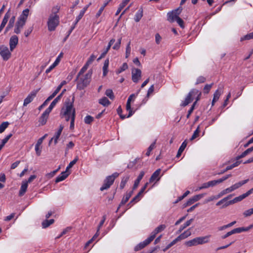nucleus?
Returning a JSON list of instances; mask_svg holds the SVG:
<instances>
[{"instance_id":"obj_1","label":"nucleus","mask_w":253,"mask_h":253,"mask_svg":"<svg viewBox=\"0 0 253 253\" xmlns=\"http://www.w3.org/2000/svg\"><path fill=\"white\" fill-rule=\"evenodd\" d=\"M73 101H71L70 99H67L62 108H61L60 116L61 118L65 119L66 121L68 122L73 116L75 118L76 111L73 107Z\"/></svg>"},{"instance_id":"obj_2","label":"nucleus","mask_w":253,"mask_h":253,"mask_svg":"<svg viewBox=\"0 0 253 253\" xmlns=\"http://www.w3.org/2000/svg\"><path fill=\"white\" fill-rule=\"evenodd\" d=\"M201 92H200L199 90L197 89H192L188 93L187 97H186L185 100L183 101L181 105L182 106H186L190 103H191L194 99V98H196V101L194 102L192 106H194V109L195 108V106L196 104L198 101L200 99V97L201 96Z\"/></svg>"},{"instance_id":"obj_3","label":"nucleus","mask_w":253,"mask_h":253,"mask_svg":"<svg viewBox=\"0 0 253 253\" xmlns=\"http://www.w3.org/2000/svg\"><path fill=\"white\" fill-rule=\"evenodd\" d=\"M92 73V71L89 70L84 76L78 78L77 77V87L78 89H84L89 84Z\"/></svg>"},{"instance_id":"obj_4","label":"nucleus","mask_w":253,"mask_h":253,"mask_svg":"<svg viewBox=\"0 0 253 253\" xmlns=\"http://www.w3.org/2000/svg\"><path fill=\"white\" fill-rule=\"evenodd\" d=\"M59 23V17L58 15H49L47 21L48 30L50 31H54Z\"/></svg>"},{"instance_id":"obj_5","label":"nucleus","mask_w":253,"mask_h":253,"mask_svg":"<svg viewBox=\"0 0 253 253\" xmlns=\"http://www.w3.org/2000/svg\"><path fill=\"white\" fill-rule=\"evenodd\" d=\"M119 175V174L118 173L115 172L112 175L107 176L104 180V183L102 186L100 187V190L102 191L108 189L113 184L115 178Z\"/></svg>"},{"instance_id":"obj_6","label":"nucleus","mask_w":253,"mask_h":253,"mask_svg":"<svg viewBox=\"0 0 253 253\" xmlns=\"http://www.w3.org/2000/svg\"><path fill=\"white\" fill-rule=\"evenodd\" d=\"M0 55L3 60L7 61L10 58L11 53L7 46L1 45L0 46Z\"/></svg>"},{"instance_id":"obj_7","label":"nucleus","mask_w":253,"mask_h":253,"mask_svg":"<svg viewBox=\"0 0 253 253\" xmlns=\"http://www.w3.org/2000/svg\"><path fill=\"white\" fill-rule=\"evenodd\" d=\"M132 80L134 83H137L141 77V71L137 68H133L131 71Z\"/></svg>"},{"instance_id":"obj_8","label":"nucleus","mask_w":253,"mask_h":253,"mask_svg":"<svg viewBox=\"0 0 253 253\" xmlns=\"http://www.w3.org/2000/svg\"><path fill=\"white\" fill-rule=\"evenodd\" d=\"M205 194H199V195H195L193 197L190 198L187 201V202L185 203L184 204V205H183L184 207H187V206L191 205L192 204H193L195 202L199 201L201 198H202L205 196Z\"/></svg>"},{"instance_id":"obj_9","label":"nucleus","mask_w":253,"mask_h":253,"mask_svg":"<svg viewBox=\"0 0 253 253\" xmlns=\"http://www.w3.org/2000/svg\"><path fill=\"white\" fill-rule=\"evenodd\" d=\"M153 240L150 238V237H148L147 239H146L145 240H144L143 242L140 243L139 244H138L134 248L135 251H138L144 247H145L147 245L149 244Z\"/></svg>"},{"instance_id":"obj_10","label":"nucleus","mask_w":253,"mask_h":253,"mask_svg":"<svg viewBox=\"0 0 253 253\" xmlns=\"http://www.w3.org/2000/svg\"><path fill=\"white\" fill-rule=\"evenodd\" d=\"M50 112V111L46 109L42 114V116L39 119V122L42 126H43L46 124L47 119L48 117V115Z\"/></svg>"},{"instance_id":"obj_11","label":"nucleus","mask_w":253,"mask_h":253,"mask_svg":"<svg viewBox=\"0 0 253 253\" xmlns=\"http://www.w3.org/2000/svg\"><path fill=\"white\" fill-rule=\"evenodd\" d=\"M38 91H34L31 92L28 96L24 99L23 106H26L28 104L31 103L36 96Z\"/></svg>"},{"instance_id":"obj_12","label":"nucleus","mask_w":253,"mask_h":253,"mask_svg":"<svg viewBox=\"0 0 253 253\" xmlns=\"http://www.w3.org/2000/svg\"><path fill=\"white\" fill-rule=\"evenodd\" d=\"M18 42V37L16 35L12 36L9 40V46L11 51L15 48Z\"/></svg>"},{"instance_id":"obj_13","label":"nucleus","mask_w":253,"mask_h":253,"mask_svg":"<svg viewBox=\"0 0 253 253\" xmlns=\"http://www.w3.org/2000/svg\"><path fill=\"white\" fill-rule=\"evenodd\" d=\"M166 226L164 224H161L158 226L157 228H155V229L151 233V235L150 236V238L153 240L154 238L156 237V235L163 231L165 228Z\"/></svg>"},{"instance_id":"obj_14","label":"nucleus","mask_w":253,"mask_h":253,"mask_svg":"<svg viewBox=\"0 0 253 253\" xmlns=\"http://www.w3.org/2000/svg\"><path fill=\"white\" fill-rule=\"evenodd\" d=\"M247 195L246 193H244L238 197H237L235 198L232 200H231L230 201H228V202H226L224 205L225 207H227L228 206L234 204L236 202H239L245 199V198L247 197Z\"/></svg>"},{"instance_id":"obj_15","label":"nucleus","mask_w":253,"mask_h":253,"mask_svg":"<svg viewBox=\"0 0 253 253\" xmlns=\"http://www.w3.org/2000/svg\"><path fill=\"white\" fill-rule=\"evenodd\" d=\"M63 126H62V125H60V126H59V129L58 130V131L55 133V135L54 137H53L49 141V145H50L52 141L53 140H54V144H56L57 142H58V139L59 138V137H60L61 134V132L63 130Z\"/></svg>"},{"instance_id":"obj_16","label":"nucleus","mask_w":253,"mask_h":253,"mask_svg":"<svg viewBox=\"0 0 253 253\" xmlns=\"http://www.w3.org/2000/svg\"><path fill=\"white\" fill-rule=\"evenodd\" d=\"M223 92V89L222 87H219L214 92L213 94V97L212 101V106H213L215 103L219 99L220 96Z\"/></svg>"},{"instance_id":"obj_17","label":"nucleus","mask_w":253,"mask_h":253,"mask_svg":"<svg viewBox=\"0 0 253 253\" xmlns=\"http://www.w3.org/2000/svg\"><path fill=\"white\" fill-rule=\"evenodd\" d=\"M161 169H157L151 175L150 179V182H153L154 181H158L160 179V173H161Z\"/></svg>"},{"instance_id":"obj_18","label":"nucleus","mask_w":253,"mask_h":253,"mask_svg":"<svg viewBox=\"0 0 253 253\" xmlns=\"http://www.w3.org/2000/svg\"><path fill=\"white\" fill-rule=\"evenodd\" d=\"M133 192V190H132V191H131L129 192L126 193V195L124 196V197L122 199V201L119 205V207H118V210L120 208V207L121 206L125 205L128 201L129 199L130 198V197L132 195Z\"/></svg>"},{"instance_id":"obj_19","label":"nucleus","mask_w":253,"mask_h":253,"mask_svg":"<svg viewBox=\"0 0 253 253\" xmlns=\"http://www.w3.org/2000/svg\"><path fill=\"white\" fill-rule=\"evenodd\" d=\"M10 14L9 12V11L6 12L3 18L2 22L0 26V33L1 32L3 28L5 27L6 24L7 23L9 18L10 17Z\"/></svg>"},{"instance_id":"obj_20","label":"nucleus","mask_w":253,"mask_h":253,"mask_svg":"<svg viewBox=\"0 0 253 253\" xmlns=\"http://www.w3.org/2000/svg\"><path fill=\"white\" fill-rule=\"evenodd\" d=\"M69 173L67 171H65L62 172L59 175H58L56 179H55V182L58 183L60 181H62L65 179L67 176L69 175Z\"/></svg>"},{"instance_id":"obj_21","label":"nucleus","mask_w":253,"mask_h":253,"mask_svg":"<svg viewBox=\"0 0 253 253\" xmlns=\"http://www.w3.org/2000/svg\"><path fill=\"white\" fill-rule=\"evenodd\" d=\"M145 174V172L143 171H141L138 176L137 177V179L134 181V185L133 186V190L136 189L139 184L140 181L142 179L143 177L144 176Z\"/></svg>"},{"instance_id":"obj_22","label":"nucleus","mask_w":253,"mask_h":253,"mask_svg":"<svg viewBox=\"0 0 253 253\" xmlns=\"http://www.w3.org/2000/svg\"><path fill=\"white\" fill-rule=\"evenodd\" d=\"M193 221V219L191 218L189 220H187L184 224L183 225H181L178 230L177 231L176 233L179 234L181 233L185 228H186L187 227L189 226L192 222Z\"/></svg>"},{"instance_id":"obj_23","label":"nucleus","mask_w":253,"mask_h":253,"mask_svg":"<svg viewBox=\"0 0 253 253\" xmlns=\"http://www.w3.org/2000/svg\"><path fill=\"white\" fill-rule=\"evenodd\" d=\"M61 95H58L51 103L49 106L47 108L49 111H51L54 107L56 105L57 103L61 99Z\"/></svg>"},{"instance_id":"obj_24","label":"nucleus","mask_w":253,"mask_h":253,"mask_svg":"<svg viewBox=\"0 0 253 253\" xmlns=\"http://www.w3.org/2000/svg\"><path fill=\"white\" fill-rule=\"evenodd\" d=\"M210 235L206 236L204 237H197L198 240V242L199 245H202L207 243H208L209 241V238L210 237Z\"/></svg>"},{"instance_id":"obj_25","label":"nucleus","mask_w":253,"mask_h":253,"mask_svg":"<svg viewBox=\"0 0 253 253\" xmlns=\"http://www.w3.org/2000/svg\"><path fill=\"white\" fill-rule=\"evenodd\" d=\"M27 182H24L23 181L19 192V196H22L23 195H24V194L26 193L27 191Z\"/></svg>"},{"instance_id":"obj_26","label":"nucleus","mask_w":253,"mask_h":253,"mask_svg":"<svg viewBox=\"0 0 253 253\" xmlns=\"http://www.w3.org/2000/svg\"><path fill=\"white\" fill-rule=\"evenodd\" d=\"M240 162L237 161L232 165L227 166L225 169L221 170L220 172H219L218 174H223L226 172L227 170L232 169L233 168L238 166L240 164Z\"/></svg>"},{"instance_id":"obj_27","label":"nucleus","mask_w":253,"mask_h":253,"mask_svg":"<svg viewBox=\"0 0 253 253\" xmlns=\"http://www.w3.org/2000/svg\"><path fill=\"white\" fill-rule=\"evenodd\" d=\"M248 181H249V179H247L240 181L238 183L234 184V185L231 186L233 190L234 191L235 190L239 188V187H240L244 184L247 183Z\"/></svg>"},{"instance_id":"obj_28","label":"nucleus","mask_w":253,"mask_h":253,"mask_svg":"<svg viewBox=\"0 0 253 253\" xmlns=\"http://www.w3.org/2000/svg\"><path fill=\"white\" fill-rule=\"evenodd\" d=\"M143 16V9L141 7L138 11L136 13L134 17V20L135 22H139Z\"/></svg>"},{"instance_id":"obj_29","label":"nucleus","mask_w":253,"mask_h":253,"mask_svg":"<svg viewBox=\"0 0 253 253\" xmlns=\"http://www.w3.org/2000/svg\"><path fill=\"white\" fill-rule=\"evenodd\" d=\"M185 245L188 247L195 246L199 245L197 238H195L192 240L186 242Z\"/></svg>"},{"instance_id":"obj_30","label":"nucleus","mask_w":253,"mask_h":253,"mask_svg":"<svg viewBox=\"0 0 253 253\" xmlns=\"http://www.w3.org/2000/svg\"><path fill=\"white\" fill-rule=\"evenodd\" d=\"M109 60L108 59H107L105 60L104 62V65L103 66V76H106L108 73V68L109 66Z\"/></svg>"},{"instance_id":"obj_31","label":"nucleus","mask_w":253,"mask_h":253,"mask_svg":"<svg viewBox=\"0 0 253 253\" xmlns=\"http://www.w3.org/2000/svg\"><path fill=\"white\" fill-rule=\"evenodd\" d=\"M186 145H187V143H186V141H184L182 143V144L181 145L180 147H179V148L178 150V152H177V153L176 155V157L178 158L181 156V153L183 152V151L185 149V147H186Z\"/></svg>"},{"instance_id":"obj_32","label":"nucleus","mask_w":253,"mask_h":253,"mask_svg":"<svg viewBox=\"0 0 253 253\" xmlns=\"http://www.w3.org/2000/svg\"><path fill=\"white\" fill-rule=\"evenodd\" d=\"M177 17L174 12H169L168 13V20L170 22H173L175 21Z\"/></svg>"},{"instance_id":"obj_33","label":"nucleus","mask_w":253,"mask_h":253,"mask_svg":"<svg viewBox=\"0 0 253 253\" xmlns=\"http://www.w3.org/2000/svg\"><path fill=\"white\" fill-rule=\"evenodd\" d=\"M232 197V195H228L227 197H225L223 199H222V200H220L219 201H218L216 204V205L217 206H220L223 204H224V205L223 206V207H225L224 206L225 203L226 202H227V200L230 199V198H231V197Z\"/></svg>"},{"instance_id":"obj_34","label":"nucleus","mask_w":253,"mask_h":253,"mask_svg":"<svg viewBox=\"0 0 253 253\" xmlns=\"http://www.w3.org/2000/svg\"><path fill=\"white\" fill-rule=\"evenodd\" d=\"M253 227V224L250 225L249 226L247 227H239L235 228L237 233H240L242 232L248 231Z\"/></svg>"},{"instance_id":"obj_35","label":"nucleus","mask_w":253,"mask_h":253,"mask_svg":"<svg viewBox=\"0 0 253 253\" xmlns=\"http://www.w3.org/2000/svg\"><path fill=\"white\" fill-rule=\"evenodd\" d=\"M253 151V146L252 147H251V148L247 149L246 151H245L243 153H242L241 155L238 156L237 157V159L239 160L241 158H242L245 157L246 155H247L248 154H249Z\"/></svg>"},{"instance_id":"obj_36","label":"nucleus","mask_w":253,"mask_h":253,"mask_svg":"<svg viewBox=\"0 0 253 253\" xmlns=\"http://www.w3.org/2000/svg\"><path fill=\"white\" fill-rule=\"evenodd\" d=\"M99 103L104 106H108L110 104V102L106 97H103L99 100Z\"/></svg>"},{"instance_id":"obj_37","label":"nucleus","mask_w":253,"mask_h":253,"mask_svg":"<svg viewBox=\"0 0 253 253\" xmlns=\"http://www.w3.org/2000/svg\"><path fill=\"white\" fill-rule=\"evenodd\" d=\"M131 102L129 101V100H127L126 104V109L127 111L129 112L126 118H129L130 116H132L133 114V112L131 109V105H130Z\"/></svg>"},{"instance_id":"obj_38","label":"nucleus","mask_w":253,"mask_h":253,"mask_svg":"<svg viewBox=\"0 0 253 253\" xmlns=\"http://www.w3.org/2000/svg\"><path fill=\"white\" fill-rule=\"evenodd\" d=\"M12 136V134L11 133L9 134L7 136H6L4 139H3L1 140V144H0V151L1 149L3 148V147L4 146L5 143H7V142L8 141V140L10 139V138Z\"/></svg>"},{"instance_id":"obj_39","label":"nucleus","mask_w":253,"mask_h":253,"mask_svg":"<svg viewBox=\"0 0 253 253\" xmlns=\"http://www.w3.org/2000/svg\"><path fill=\"white\" fill-rule=\"evenodd\" d=\"M54 222V220L51 219L50 220H45L42 223V227L45 228L48 227L51 224H53Z\"/></svg>"},{"instance_id":"obj_40","label":"nucleus","mask_w":253,"mask_h":253,"mask_svg":"<svg viewBox=\"0 0 253 253\" xmlns=\"http://www.w3.org/2000/svg\"><path fill=\"white\" fill-rule=\"evenodd\" d=\"M29 13V9L28 8L25 9L22 11L21 15L20 16L19 18L23 19L24 20H27L28 16Z\"/></svg>"},{"instance_id":"obj_41","label":"nucleus","mask_w":253,"mask_h":253,"mask_svg":"<svg viewBox=\"0 0 253 253\" xmlns=\"http://www.w3.org/2000/svg\"><path fill=\"white\" fill-rule=\"evenodd\" d=\"M129 178V176L128 175L124 176L122 178L121 183H120V188L121 189H123L125 187L126 184Z\"/></svg>"},{"instance_id":"obj_42","label":"nucleus","mask_w":253,"mask_h":253,"mask_svg":"<svg viewBox=\"0 0 253 253\" xmlns=\"http://www.w3.org/2000/svg\"><path fill=\"white\" fill-rule=\"evenodd\" d=\"M15 17L13 16L10 19L9 23L5 28V33H6L10 29H11L14 25Z\"/></svg>"},{"instance_id":"obj_43","label":"nucleus","mask_w":253,"mask_h":253,"mask_svg":"<svg viewBox=\"0 0 253 253\" xmlns=\"http://www.w3.org/2000/svg\"><path fill=\"white\" fill-rule=\"evenodd\" d=\"M60 9V6L59 5H56L54 6H53L52 8L51 9V13L50 14V15H58L57 14L59 11V10Z\"/></svg>"},{"instance_id":"obj_44","label":"nucleus","mask_w":253,"mask_h":253,"mask_svg":"<svg viewBox=\"0 0 253 253\" xmlns=\"http://www.w3.org/2000/svg\"><path fill=\"white\" fill-rule=\"evenodd\" d=\"M128 68V66L126 63H124L121 67L116 71L117 74H119L122 72L126 70Z\"/></svg>"},{"instance_id":"obj_45","label":"nucleus","mask_w":253,"mask_h":253,"mask_svg":"<svg viewBox=\"0 0 253 253\" xmlns=\"http://www.w3.org/2000/svg\"><path fill=\"white\" fill-rule=\"evenodd\" d=\"M105 95L109 97L111 100H113L115 98L114 93L111 89H108L106 90Z\"/></svg>"},{"instance_id":"obj_46","label":"nucleus","mask_w":253,"mask_h":253,"mask_svg":"<svg viewBox=\"0 0 253 253\" xmlns=\"http://www.w3.org/2000/svg\"><path fill=\"white\" fill-rule=\"evenodd\" d=\"M89 65L87 64L86 63L85 65L82 67V68L81 69L80 72H79L77 78H78L79 77H80L81 75H82L87 69Z\"/></svg>"},{"instance_id":"obj_47","label":"nucleus","mask_w":253,"mask_h":253,"mask_svg":"<svg viewBox=\"0 0 253 253\" xmlns=\"http://www.w3.org/2000/svg\"><path fill=\"white\" fill-rule=\"evenodd\" d=\"M9 123L8 122H4L0 125V133L3 132L4 130L8 127Z\"/></svg>"},{"instance_id":"obj_48","label":"nucleus","mask_w":253,"mask_h":253,"mask_svg":"<svg viewBox=\"0 0 253 253\" xmlns=\"http://www.w3.org/2000/svg\"><path fill=\"white\" fill-rule=\"evenodd\" d=\"M78 160H79L78 157H77V156L76 157V158L72 161H71L69 163L68 166L66 167V170L68 171V170L70 169H71L77 163V162L78 161Z\"/></svg>"},{"instance_id":"obj_49","label":"nucleus","mask_w":253,"mask_h":253,"mask_svg":"<svg viewBox=\"0 0 253 253\" xmlns=\"http://www.w3.org/2000/svg\"><path fill=\"white\" fill-rule=\"evenodd\" d=\"M200 131V126H198L197 129L194 131L191 138H190V140H193L198 137L199 136Z\"/></svg>"},{"instance_id":"obj_50","label":"nucleus","mask_w":253,"mask_h":253,"mask_svg":"<svg viewBox=\"0 0 253 253\" xmlns=\"http://www.w3.org/2000/svg\"><path fill=\"white\" fill-rule=\"evenodd\" d=\"M214 186H215L214 180L210 181L203 184V187H205V189L208 188L210 187H213Z\"/></svg>"},{"instance_id":"obj_51","label":"nucleus","mask_w":253,"mask_h":253,"mask_svg":"<svg viewBox=\"0 0 253 253\" xmlns=\"http://www.w3.org/2000/svg\"><path fill=\"white\" fill-rule=\"evenodd\" d=\"M26 21L24 20V19H22L19 18L18 21L16 23V26L22 29L24 25L25 24Z\"/></svg>"},{"instance_id":"obj_52","label":"nucleus","mask_w":253,"mask_h":253,"mask_svg":"<svg viewBox=\"0 0 253 253\" xmlns=\"http://www.w3.org/2000/svg\"><path fill=\"white\" fill-rule=\"evenodd\" d=\"M26 21L24 20V19H22L19 18L18 21L16 23V26L22 29L24 25L25 24Z\"/></svg>"},{"instance_id":"obj_53","label":"nucleus","mask_w":253,"mask_h":253,"mask_svg":"<svg viewBox=\"0 0 253 253\" xmlns=\"http://www.w3.org/2000/svg\"><path fill=\"white\" fill-rule=\"evenodd\" d=\"M156 141V140H155L153 143H152L150 145V146L148 147L147 151L146 153V155L147 156H149L150 155V153L152 151V150L155 147Z\"/></svg>"},{"instance_id":"obj_54","label":"nucleus","mask_w":253,"mask_h":253,"mask_svg":"<svg viewBox=\"0 0 253 253\" xmlns=\"http://www.w3.org/2000/svg\"><path fill=\"white\" fill-rule=\"evenodd\" d=\"M236 233H237L236 230H235V229L232 230L231 231L227 232L225 235L221 236V238L223 239H225V238H227L228 237L231 236V235L236 234Z\"/></svg>"},{"instance_id":"obj_55","label":"nucleus","mask_w":253,"mask_h":253,"mask_svg":"<svg viewBox=\"0 0 253 253\" xmlns=\"http://www.w3.org/2000/svg\"><path fill=\"white\" fill-rule=\"evenodd\" d=\"M253 214V208L245 211L243 212V215L245 217H248Z\"/></svg>"},{"instance_id":"obj_56","label":"nucleus","mask_w":253,"mask_h":253,"mask_svg":"<svg viewBox=\"0 0 253 253\" xmlns=\"http://www.w3.org/2000/svg\"><path fill=\"white\" fill-rule=\"evenodd\" d=\"M213 84L212 83L210 84H206L204 88V92L206 94H207L209 92L210 90H211V87L212 86Z\"/></svg>"},{"instance_id":"obj_57","label":"nucleus","mask_w":253,"mask_h":253,"mask_svg":"<svg viewBox=\"0 0 253 253\" xmlns=\"http://www.w3.org/2000/svg\"><path fill=\"white\" fill-rule=\"evenodd\" d=\"M182 236L183 239H186L191 235L190 229H188L186 231H185L183 233L181 234Z\"/></svg>"},{"instance_id":"obj_58","label":"nucleus","mask_w":253,"mask_h":253,"mask_svg":"<svg viewBox=\"0 0 253 253\" xmlns=\"http://www.w3.org/2000/svg\"><path fill=\"white\" fill-rule=\"evenodd\" d=\"M60 167H59L57 169L47 173L45 175L46 177L48 179L51 178L56 174V173L58 171Z\"/></svg>"},{"instance_id":"obj_59","label":"nucleus","mask_w":253,"mask_h":253,"mask_svg":"<svg viewBox=\"0 0 253 253\" xmlns=\"http://www.w3.org/2000/svg\"><path fill=\"white\" fill-rule=\"evenodd\" d=\"M84 121L85 124H90L93 121V118L91 116L87 115L84 118Z\"/></svg>"},{"instance_id":"obj_60","label":"nucleus","mask_w":253,"mask_h":253,"mask_svg":"<svg viewBox=\"0 0 253 253\" xmlns=\"http://www.w3.org/2000/svg\"><path fill=\"white\" fill-rule=\"evenodd\" d=\"M250 39H253V32L250 33L246 36H245L244 37L242 38L241 40H249Z\"/></svg>"},{"instance_id":"obj_61","label":"nucleus","mask_w":253,"mask_h":253,"mask_svg":"<svg viewBox=\"0 0 253 253\" xmlns=\"http://www.w3.org/2000/svg\"><path fill=\"white\" fill-rule=\"evenodd\" d=\"M106 6H107V3H104V4L100 8L99 10L96 13V17L98 18L101 15V13H102L104 9V8Z\"/></svg>"},{"instance_id":"obj_62","label":"nucleus","mask_w":253,"mask_h":253,"mask_svg":"<svg viewBox=\"0 0 253 253\" xmlns=\"http://www.w3.org/2000/svg\"><path fill=\"white\" fill-rule=\"evenodd\" d=\"M206 78L203 76L199 77L196 81V84H199L203 83L206 81Z\"/></svg>"},{"instance_id":"obj_63","label":"nucleus","mask_w":253,"mask_h":253,"mask_svg":"<svg viewBox=\"0 0 253 253\" xmlns=\"http://www.w3.org/2000/svg\"><path fill=\"white\" fill-rule=\"evenodd\" d=\"M40 146L41 145H38L37 144H36L35 145V151L36 152V154L38 156H40L41 154L42 150Z\"/></svg>"},{"instance_id":"obj_64","label":"nucleus","mask_w":253,"mask_h":253,"mask_svg":"<svg viewBox=\"0 0 253 253\" xmlns=\"http://www.w3.org/2000/svg\"><path fill=\"white\" fill-rule=\"evenodd\" d=\"M96 56L94 54H92L90 57L87 60V62H86L87 64H88L89 65L92 63V62L95 60L96 58Z\"/></svg>"}]
</instances>
